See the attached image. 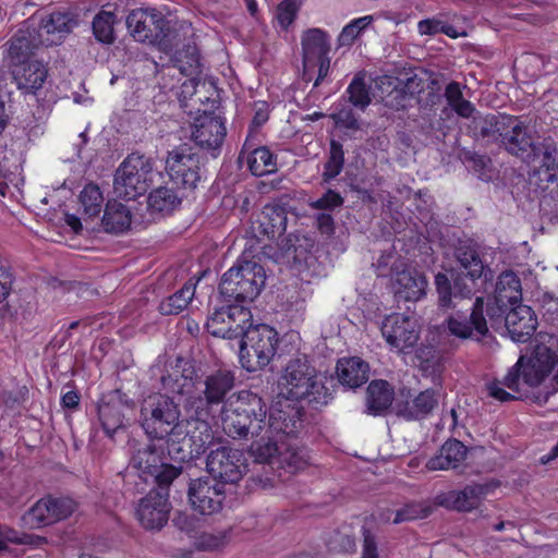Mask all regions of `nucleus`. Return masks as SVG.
Wrapping results in <instances>:
<instances>
[{
    "mask_svg": "<svg viewBox=\"0 0 558 558\" xmlns=\"http://www.w3.org/2000/svg\"><path fill=\"white\" fill-rule=\"evenodd\" d=\"M535 184L544 192L539 201V209L544 217L551 222H558V180L541 182L535 178Z\"/></svg>",
    "mask_w": 558,
    "mask_h": 558,
    "instance_id": "50",
    "label": "nucleus"
},
{
    "mask_svg": "<svg viewBox=\"0 0 558 558\" xmlns=\"http://www.w3.org/2000/svg\"><path fill=\"white\" fill-rule=\"evenodd\" d=\"M458 158L480 179L486 180L489 178L488 172L490 169L492 160L486 155H481L476 151L461 148L458 153Z\"/></svg>",
    "mask_w": 558,
    "mask_h": 558,
    "instance_id": "54",
    "label": "nucleus"
},
{
    "mask_svg": "<svg viewBox=\"0 0 558 558\" xmlns=\"http://www.w3.org/2000/svg\"><path fill=\"white\" fill-rule=\"evenodd\" d=\"M557 361L556 354L547 347L537 348L532 357L521 355L501 380L495 379L486 385L488 396L500 402L533 401V393H530L525 387L539 386Z\"/></svg>",
    "mask_w": 558,
    "mask_h": 558,
    "instance_id": "2",
    "label": "nucleus"
},
{
    "mask_svg": "<svg viewBox=\"0 0 558 558\" xmlns=\"http://www.w3.org/2000/svg\"><path fill=\"white\" fill-rule=\"evenodd\" d=\"M303 68L312 66L314 61L329 56L330 44L328 35L320 28H310L305 31L301 39Z\"/></svg>",
    "mask_w": 558,
    "mask_h": 558,
    "instance_id": "36",
    "label": "nucleus"
},
{
    "mask_svg": "<svg viewBox=\"0 0 558 558\" xmlns=\"http://www.w3.org/2000/svg\"><path fill=\"white\" fill-rule=\"evenodd\" d=\"M381 335L391 350L409 353L420 339L417 320L404 314L388 315L381 322Z\"/></svg>",
    "mask_w": 558,
    "mask_h": 558,
    "instance_id": "19",
    "label": "nucleus"
},
{
    "mask_svg": "<svg viewBox=\"0 0 558 558\" xmlns=\"http://www.w3.org/2000/svg\"><path fill=\"white\" fill-rule=\"evenodd\" d=\"M438 405V398L434 389L421 391L413 400L398 401L393 411L397 416L407 421L422 420L429 415Z\"/></svg>",
    "mask_w": 558,
    "mask_h": 558,
    "instance_id": "30",
    "label": "nucleus"
},
{
    "mask_svg": "<svg viewBox=\"0 0 558 558\" xmlns=\"http://www.w3.org/2000/svg\"><path fill=\"white\" fill-rule=\"evenodd\" d=\"M265 400L251 390H241L221 409L222 428L233 439L258 438L265 429Z\"/></svg>",
    "mask_w": 558,
    "mask_h": 558,
    "instance_id": "3",
    "label": "nucleus"
},
{
    "mask_svg": "<svg viewBox=\"0 0 558 558\" xmlns=\"http://www.w3.org/2000/svg\"><path fill=\"white\" fill-rule=\"evenodd\" d=\"M227 135V128L221 117L207 113L198 117L194 123L192 140L203 150L217 157Z\"/></svg>",
    "mask_w": 558,
    "mask_h": 558,
    "instance_id": "24",
    "label": "nucleus"
},
{
    "mask_svg": "<svg viewBox=\"0 0 558 558\" xmlns=\"http://www.w3.org/2000/svg\"><path fill=\"white\" fill-rule=\"evenodd\" d=\"M445 98L451 109L462 118H470L475 111L473 104L463 98L461 84L456 81L446 86Z\"/></svg>",
    "mask_w": 558,
    "mask_h": 558,
    "instance_id": "52",
    "label": "nucleus"
},
{
    "mask_svg": "<svg viewBox=\"0 0 558 558\" xmlns=\"http://www.w3.org/2000/svg\"><path fill=\"white\" fill-rule=\"evenodd\" d=\"M279 344L277 330L266 324L248 326L241 338L240 363L247 372L266 367L275 357Z\"/></svg>",
    "mask_w": 558,
    "mask_h": 558,
    "instance_id": "7",
    "label": "nucleus"
},
{
    "mask_svg": "<svg viewBox=\"0 0 558 558\" xmlns=\"http://www.w3.org/2000/svg\"><path fill=\"white\" fill-rule=\"evenodd\" d=\"M425 517H427V511L420 504L412 502L399 509L396 512V517L392 522L395 524H399L405 521H412Z\"/></svg>",
    "mask_w": 558,
    "mask_h": 558,
    "instance_id": "61",
    "label": "nucleus"
},
{
    "mask_svg": "<svg viewBox=\"0 0 558 558\" xmlns=\"http://www.w3.org/2000/svg\"><path fill=\"white\" fill-rule=\"evenodd\" d=\"M511 117L506 114L476 116L470 128L475 137L500 144Z\"/></svg>",
    "mask_w": 558,
    "mask_h": 558,
    "instance_id": "35",
    "label": "nucleus"
},
{
    "mask_svg": "<svg viewBox=\"0 0 558 558\" xmlns=\"http://www.w3.org/2000/svg\"><path fill=\"white\" fill-rule=\"evenodd\" d=\"M131 36L140 43L155 45L163 52H170L179 44V35L170 21L156 9H135L126 16Z\"/></svg>",
    "mask_w": 558,
    "mask_h": 558,
    "instance_id": "4",
    "label": "nucleus"
},
{
    "mask_svg": "<svg viewBox=\"0 0 558 558\" xmlns=\"http://www.w3.org/2000/svg\"><path fill=\"white\" fill-rule=\"evenodd\" d=\"M204 389L195 395L186 397L184 403L194 408V412L204 415L210 413V409L215 405L227 403L228 395L235 386L234 372L227 368H219L210 372L202 378Z\"/></svg>",
    "mask_w": 558,
    "mask_h": 558,
    "instance_id": "14",
    "label": "nucleus"
},
{
    "mask_svg": "<svg viewBox=\"0 0 558 558\" xmlns=\"http://www.w3.org/2000/svg\"><path fill=\"white\" fill-rule=\"evenodd\" d=\"M301 4L298 0H282L277 7V21L283 31L295 21Z\"/></svg>",
    "mask_w": 558,
    "mask_h": 558,
    "instance_id": "59",
    "label": "nucleus"
},
{
    "mask_svg": "<svg viewBox=\"0 0 558 558\" xmlns=\"http://www.w3.org/2000/svg\"><path fill=\"white\" fill-rule=\"evenodd\" d=\"M206 470L211 480L222 483L223 486L238 483L246 470L244 454L230 446H219L209 451Z\"/></svg>",
    "mask_w": 558,
    "mask_h": 558,
    "instance_id": "16",
    "label": "nucleus"
},
{
    "mask_svg": "<svg viewBox=\"0 0 558 558\" xmlns=\"http://www.w3.org/2000/svg\"><path fill=\"white\" fill-rule=\"evenodd\" d=\"M336 374L343 387L356 389L367 383L369 365L357 356L342 357L337 362Z\"/></svg>",
    "mask_w": 558,
    "mask_h": 558,
    "instance_id": "32",
    "label": "nucleus"
},
{
    "mask_svg": "<svg viewBox=\"0 0 558 558\" xmlns=\"http://www.w3.org/2000/svg\"><path fill=\"white\" fill-rule=\"evenodd\" d=\"M395 293L404 301H417L426 294L427 280L417 271L403 270L397 274Z\"/></svg>",
    "mask_w": 558,
    "mask_h": 558,
    "instance_id": "40",
    "label": "nucleus"
},
{
    "mask_svg": "<svg viewBox=\"0 0 558 558\" xmlns=\"http://www.w3.org/2000/svg\"><path fill=\"white\" fill-rule=\"evenodd\" d=\"M226 542V532H203L196 537L195 546L199 550H215L223 546Z\"/></svg>",
    "mask_w": 558,
    "mask_h": 558,
    "instance_id": "60",
    "label": "nucleus"
},
{
    "mask_svg": "<svg viewBox=\"0 0 558 558\" xmlns=\"http://www.w3.org/2000/svg\"><path fill=\"white\" fill-rule=\"evenodd\" d=\"M344 166V150L340 142L331 140L329 144L328 159L324 165L322 179L325 183H329L338 177Z\"/></svg>",
    "mask_w": 558,
    "mask_h": 558,
    "instance_id": "53",
    "label": "nucleus"
},
{
    "mask_svg": "<svg viewBox=\"0 0 558 558\" xmlns=\"http://www.w3.org/2000/svg\"><path fill=\"white\" fill-rule=\"evenodd\" d=\"M47 74L46 66L37 60L12 64L14 82L25 94H36L43 87Z\"/></svg>",
    "mask_w": 558,
    "mask_h": 558,
    "instance_id": "29",
    "label": "nucleus"
},
{
    "mask_svg": "<svg viewBox=\"0 0 558 558\" xmlns=\"http://www.w3.org/2000/svg\"><path fill=\"white\" fill-rule=\"evenodd\" d=\"M262 232L268 238L282 234L287 229V213L278 205H266L259 219Z\"/></svg>",
    "mask_w": 558,
    "mask_h": 558,
    "instance_id": "47",
    "label": "nucleus"
},
{
    "mask_svg": "<svg viewBox=\"0 0 558 558\" xmlns=\"http://www.w3.org/2000/svg\"><path fill=\"white\" fill-rule=\"evenodd\" d=\"M509 310V305L498 302L495 296L489 298L486 302L484 301V315L494 329H498L502 324L505 325V317Z\"/></svg>",
    "mask_w": 558,
    "mask_h": 558,
    "instance_id": "56",
    "label": "nucleus"
},
{
    "mask_svg": "<svg viewBox=\"0 0 558 558\" xmlns=\"http://www.w3.org/2000/svg\"><path fill=\"white\" fill-rule=\"evenodd\" d=\"M168 489L153 488L141 499L136 509V517L143 527L160 530L168 522L171 509Z\"/></svg>",
    "mask_w": 558,
    "mask_h": 558,
    "instance_id": "23",
    "label": "nucleus"
},
{
    "mask_svg": "<svg viewBox=\"0 0 558 558\" xmlns=\"http://www.w3.org/2000/svg\"><path fill=\"white\" fill-rule=\"evenodd\" d=\"M306 453L300 449L295 442H286L280 440V450L274 460L277 470H283L286 473L294 474L305 468Z\"/></svg>",
    "mask_w": 558,
    "mask_h": 558,
    "instance_id": "45",
    "label": "nucleus"
},
{
    "mask_svg": "<svg viewBox=\"0 0 558 558\" xmlns=\"http://www.w3.org/2000/svg\"><path fill=\"white\" fill-rule=\"evenodd\" d=\"M131 463L145 482L150 481L159 488H169L183 471L182 465L167 463L162 450L151 441L135 450Z\"/></svg>",
    "mask_w": 558,
    "mask_h": 558,
    "instance_id": "12",
    "label": "nucleus"
},
{
    "mask_svg": "<svg viewBox=\"0 0 558 558\" xmlns=\"http://www.w3.org/2000/svg\"><path fill=\"white\" fill-rule=\"evenodd\" d=\"M80 203L85 219H93L97 217L100 214L104 204V196L99 186L94 183L85 185L80 193Z\"/></svg>",
    "mask_w": 558,
    "mask_h": 558,
    "instance_id": "51",
    "label": "nucleus"
},
{
    "mask_svg": "<svg viewBox=\"0 0 558 558\" xmlns=\"http://www.w3.org/2000/svg\"><path fill=\"white\" fill-rule=\"evenodd\" d=\"M488 490V485L485 484L466 485L461 490L449 492L441 501V505L457 511H472L481 505L483 497Z\"/></svg>",
    "mask_w": 558,
    "mask_h": 558,
    "instance_id": "33",
    "label": "nucleus"
},
{
    "mask_svg": "<svg viewBox=\"0 0 558 558\" xmlns=\"http://www.w3.org/2000/svg\"><path fill=\"white\" fill-rule=\"evenodd\" d=\"M155 161L140 153L130 154L119 166L113 180V193L123 199H135L151 184Z\"/></svg>",
    "mask_w": 558,
    "mask_h": 558,
    "instance_id": "9",
    "label": "nucleus"
},
{
    "mask_svg": "<svg viewBox=\"0 0 558 558\" xmlns=\"http://www.w3.org/2000/svg\"><path fill=\"white\" fill-rule=\"evenodd\" d=\"M132 214L128 206L117 201H108L104 208L101 228L106 233L120 235L130 230Z\"/></svg>",
    "mask_w": 558,
    "mask_h": 558,
    "instance_id": "37",
    "label": "nucleus"
},
{
    "mask_svg": "<svg viewBox=\"0 0 558 558\" xmlns=\"http://www.w3.org/2000/svg\"><path fill=\"white\" fill-rule=\"evenodd\" d=\"M265 282L266 274L263 266L254 260L241 258L222 275L219 291L227 301L253 302Z\"/></svg>",
    "mask_w": 558,
    "mask_h": 558,
    "instance_id": "5",
    "label": "nucleus"
},
{
    "mask_svg": "<svg viewBox=\"0 0 558 558\" xmlns=\"http://www.w3.org/2000/svg\"><path fill=\"white\" fill-rule=\"evenodd\" d=\"M172 61L174 66L185 76L192 77L191 84L195 88V95L198 93L199 83L194 82V76L201 74L202 64L198 49L195 44H185L181 49L175 50Z\"/></svg>",
    "mask_w": 558,
    "mask_h": 558,
    "instance_id": "43",
    "label": "nucleus"
},
{
    "mask_svg": "<svg viewBox=\"0 0 558 558\" xmlns=\"http://www.w3.org/2000/svg\"><path fill=\"white\" fill-rule=\"evenodd\" d=\"M119 22L117 14L101 10L93 19L92 29L95 39L102 45H112L116 41L114 26Z\"/></svg>",
    "mask_w": 558,
    "mask_h": 558,
    "instance_id": "48",
    "label": "nucleus"
},
{
    "mask_svg": "<svg viewBox=\"0 0 558 558\" xmlns=\"http://www.w3.org/2000/svg\"><path fill=\"white\" fill-rule=\"evenodd\" d=\"M505 327L513 341L525 343L534 335L537 319L530 306L518 304L508 311Z\"/></svg>",
    "mask_w": 558,
    "mask_h": 558,
    "instance_id": "28",
    "label": "nucleus"
},
{
    "mask_svg": "<svg viewBox=\"0 0 558 558\" xmlns=\"http://www.w3.org/2000/svg\"><path fill=\"white\" fill-rule=\"evenodd\" d=\"M473 272L461 271L456 268L448 274L438 272L435 276L437 305L441 311L458 307L468 300L472 302L476 282L482 276H471Z\"/></svg>",
    "mask_w": 558,
    "mask_h": 558,
    "instance_id": "13",
    "label": "nucleus"
},
{
    "mask_svg": "<svg viewBox=\"0 0 558 558\" xmlns=\"http://www.w3.org/2000/svg\"><path fill=\"white\" fill-rule=\"evenodd\" d=\"M134 408V401L119 389L104 395L98 407V418L104 432L112 436L123 427L124 411Z\"/></svg>",
    "mask_w": 558,
    "mask_h": 558,
    "instance_id": "25",
    "label": "nucleus"
},
{
    "mask_svg": "<svg viewBox=\"0 0 558 558\" xmlns=\"http://www.w3.org/2000/svg\"><path fill=\"white\" fill-rule=\"evenodd\" d=\"M373 22L372 15H365L353 20L341 31L338 43L340 46H350L357 36Z\"/></svg>",
    "mask_w": 558,
    "mask_h": 558,
    "instance_id": "57",
    "label": "nucleus"
},
{
    "mask_svg": "<svg viewBox=\"0 0 558 558\" xmlns=\"http://www.w3.org/2000/svg\"><path fill=\"white\" fill-rule=\"evenodd\" d=\"M393 399V387L387 380H372L366 389V413L374 416L385 415L392 405Z\"/></svg>",
    "mask_w": 558,
    "mask_h": 558,
    "instance_id": "34",
    "label": "nucleus"
},
{
    "mask_svg": "<svg viewBox=\"0 0 558 558\" xmlns=\"http://www.w3.org/2000/svg\"><path fill=\"white\" fill-rule=\"evenodd\" d=\"M77 25V21L69 13L52 12L43 17L37 26L44 37L54 38L56 44Z\"/></svg>",
    "mask_w": 558,
    "mask_h": 558,
    "instance_id": "44",
    "label": "nucleus"
},
{
    "mask_svg": "<svg viewBox=\"0 0 558 558\" xmlns=\"http://www.w3.org/2000/svg\"><path fill=\"white\" fill-rule=\"evenodd\" d=\"M252 320L253 316L248 307L228 305L215 310L207 318L205 326L211 336L232 340L242 338Z\"/></svg>",
    "mask_w": 558,
    "mask_h": 558,
    "instance_id": "15",
    "label": "nucleus"
},
{
    "mask_svg": "<svg viewBox=\"0 0 558 558\" xmlns=\"http://www.w3.org/2000/svg\"><path fill=\"white\" fill-rule=\"evenodd\" d=\"M56 44L54 38L44 37V33L37 29L34 19L23 23L9 41V57L12 64L31 61V57L40 46Z\"/></svg>",
    "mask_w": 558,
    "mask_h": 558,
    "instance_id": "22",
    "label": "nucleus"
},
{
    "mask_svg": "<svg viewBox=\"0 0 558 558\" xmlns=\"http://www.w3.org/2000/svg\"><path fill=\"white\" fill-rule=\"evenodd\" d=\"M316 68H317V76L314 81L313 89L311 90L312 96H314V89L317 88L325 81V78L327 77V75L329 73V69H330L329 56L319 58V59H317V61L315 60L312 66L303 68L302 78L305 82L312 81L314 77V74L316 72Z\"/></svg>",
    "mask_w": 558,
    "mask_h": 558,
    "instance_id": "58",
    "label": "nucleus"
},
{
    "mask_svg": "<svg viewBox=\"0 0 558 558\" xmlns=\"http://www.w3.org/2000/svg\"><path fill=\"white\" fill-rule=\"evenodd\" d=\"M244 153H247V167L253 175L263 177L277 170V157L268 147H254L250 141L246 140L240 154V158Z\"/></svg>",
    "mask_w": 558,
    "mask_h": 558,
    "instance_id": "39",
    "label": "nucleus"
},
{
    "mask_svg": "<svg viewBox=\"0 0 558 558\" xmlns=\"http://www.w3.org/2000/svg\"><path fill=\"white\" fill-rule=\"evenodd\" d=\"M181 423L174 425L172 432L167 435V450L171 460L183 463L199 458L201 453H195L191 439L183 430Z\"/></svg>",
    "mask_w": 558,
    "mask_h": 558,
    "instance_id": "42",
    "label": "nucleus"
},
{
    "mask_svg": "<svg viewBox=\"0 0 558 558\" xmlns=\"http://www.w3.org/2000/svg\"><path fill=\"white\" fill-rule=\"evenodd\" d=\"M398 81L404 95L414 96L424 89V80L413 72L407 73L405 78Z\"/></svg>",
    "mask_w": 558,
    "mask_h": 558,
    "instance_id": "63",
    "label": "nucleus"
},
{
    "mask_svg": "<svg viewBox=\"0 0 558 558\" xmlns=\"http://www.w3.org/2000/svg\"><path fill=\"white\" fill-rule=\"evenodd\" d=\"M192 508L204 515H210L222 509L226 490L222 483L210 477L191 480L187 490Z\"/></svg>",
    "mask_w": 558,
    "mask_h": 558,
    "instance_id": "21",
    "label": "nucleus"
},
{
    "mask_svg": "<svg viewBox=\"0 0 558 558\" xmlns=\"http://www.w3.org/2000/svg\"><path fill=\"white\" fill-rule=\"evenodd\" d=\"M293 401L294 399L287 398L284 401H278L269 410L265 429L268 434L278 436L280 440L296 438L304 427V408Z\"/></svg>",
    "mask_w": 558,
    "mask_h": 558,
    "instance_id": "18",
    "label": "nucleus"
},
{
    "mask_svg": "<svg viewBox=\"0 0 558 558\" xmlns=\"http://www.w3.org/2000/svg\"><path fill=\"white\" fill-rule=\"evenodd\" d=\"M453 257L459 264L458 270L483 276L485 264L481 257L480 245L471 239L459 240L453 250Z\"/></svg>",
    "mask_w": 558,
    "mask_h": 558,
    "instance_id": "38",
    "label": "nucleus"
},
{
    "mask_svg": "<svg viewBox=\"0 0 558 558\" xmlns=\"http://www.w3.org/2000/svg\"><path fill=\"white\" fill-rule=\"evenodd\" d=\"M203 377L202 367L194 359L178 356L170 371L160 377V384L168 393L189 397L193 396V390L202 383Z\"/></svg>",
    "mask_w": 558,
    "mask_h": 558,
    "instance_id": "20",
    "label": "nucleus"
},
{
    "mask_svg": "<svg viewBox=\"0 0 558 558\" xmlns=\"http://www.w3.org/2000/svg\"><path fill=\"white\" fill-rule=\"evenodd\" d=\"M179 404L167 393H153L141 405V426L150 439H165L181 422Z\"/></svg>",
    "mask_w": 558,
    "mask_h": 558,
    "instance_id": "8",
    "label": "nucleus"
},
{
    "mask_svg": "<svg viewBox=\"0 0 558 558\" xmlns=\"http://www.w3.org/2000/svg\"><path fill=\"white\" fill-rule=\"evenodd\" d=\"M468 448L458 439L447 440L440 448L439 453L432 457L426 468L429 471L456 469L466 457Z\"/></svg>",
    "mask_w": 558,
    "mask_h": 558,
    "instance_id": "41",
    "label": "nucleus"
},
{
    "mask_svg": "<svg viewBox=\"0 0 558 558\" xmlns=\"http://www.w3.org/2000/svg\"><path fill=\"white\" fill-rule=\"evenodd\" d=\"M500 146L527 165H534L533 178L541 182L558 180V140L553 136L536 140L529 128L512 116L506 125Z\"/></svg>",
    "mask_w": 558,
    "mask_h": 558,
    "instance_id": "1",
    "label": "nucleus"
},
{
    "mask_svg": "<svg viewBox=\"0 0 558 558\" xmlns=\"http://www.w3.org/2000/svg\"><path fill=\"white\" fill-rule=\"evenodd\" d=\"M165 170L169 177V183L189 195L197 189L204 173L199 155L194 153L187 144L179 145L168 151Z\"/></svg>",
    "mask_w": 558,
    "mask_h": 558,
    "instance_id": "11",
    "label": "nucleus"
},
{
    "mask_svg": "<svg viewBox=\"0 0 558 558\" xmlns=\"http://www.w3.org/2000/svg\"><path fill=\"white\" fill-rule=\"evenodd\" d=\"M343 198L341 195L333 191L328 190L320 198L311 204L312 208L315 209H329L332 210L337 207L342 206Z\"/></svg>",
    "mask_w": 558,
    "mask_h": 558,
    "instance_id": "64",
    "label": "nucleus"
},
{
    "mask_svg": "<svg viewBox=\"0 0 558 558\" xmlns=\"http://www.w3.org/2000/svg\"><path fill=\"white\" fill-rule=\"evenodd\" d=\"M194 293L195 284L191 281L185 282L181 289L160 302L158 306L160 314L165 316L180 314L191 303Z\"/></svg>",
    "mask_w": 558,
    "mask_h": 558,
    "instance_id": "49",
    "label": "nucleus"
},
{
    "mask_svg": "<svg viewBox=\"0 0 558 558\" xmlns=\"http://www.w3.org/2000/svg\"><path fill=\"white\" fill-rule=\"evenodd\" d=\"M259 439L252 442L250 452L258 463H267L271 469H276L274 460L280 450V439L267 433V429L258 436Z\"/></svg>",
    "mask_w": 558,
    "mask_h": 558,
    "instance_id": "46",
    "label": "nucleus"
},
{
    "mask_svg": "<svg viewBox=\"0 0 558 558\" xmlns=\"http://www.w3.org/2000/svg\"><path fill=\"white\" fill-rule=\"evenodd\" d=\"M189 194L168 181L148 194L147 204L151 213L165 216L180 208L182 201Z\"/></svg>",
    "mask_w": 558,
    "mask_h": 558,
    "instance_id": "31",
    "label": "nucleus"
},
{
    "mask_svg": "<svg viewBox=\"0 0 558 558\" xmlns=\"http://www.w3.org/2000/svg\"><path fill=\"white\" fill-rule=\"evenodd\" d=\"M451 313L445 318L442 326L449 335L461 340L481 341L489 335V325L484 315V298L476 296L470 304L449 307Z\"/></svg>",
    "mask_w": 558,
    "mask_h": 558,
    "instance_id": "10",
    "label": "nucleus"
},
{
    "mask_svg": "<svg viewBox=\"0 0 558 558\" xmlns=\"http://www.w3.org/2000/svg\"><path fill=\"white\" fill-rule=\"evenodd\" d=\"M284 386L287 398L300 401L327 404L332 399L331 390L317 380L316 369L310 364L306 355H298L289 361L284 368Z\"/></svg>",
    "mask_w": 558,
    "mask_h": 558,
    "instance_id": "6",
    "label": "nucleus"
},
{
    "mask_svg": "<svg viewBox=\"0 0 558 558\" xmlns=\"http://www.w3.org/2000/svg\"><path fill=\"white\" fill-rule=\"evenodd\" d=\"M314 247L315 239L300 232L290 233L280 245L283 256L299 269L308 268L315 263Z\"/></svg>",
    "mask_w": 558,
    "mask_h": 558,
    "instance_id": "27",
    "label": "nucleus"
},
{
    "mask_svg": "<svg viewBox=\"0 0 558 558\" xmlns=\"http://www.w3.org/2000/svg\"><path fill=\"white\" fill-rule=\"evenodd\" d=\"M336 125L340 128H344L352 131H357L361 129V124L351 108H342L337 113L331 116Z\"/></svg>",
    "mask_w": 558,
    "mask_h": 558,
    "instance_id": "62",
    "label": "nucleus"
},
{
    "mask_svg": "<svg viewBox=\"0 0 558 558\" xmlns=\"http://www.w3.org/2000/svg\"><path fill=\"white\" fill-rule=\"evenodd\" d=\"M183 410L185 417L180 422L183 430L191 439L195 453L203 454L214 440L213 429L208 422L209 412L201 415L198 412H194V408L185 403Z\"/></svg>",
    "mask_w": 558,
    "mask_h": 558,
    "instance_id": "26",
    "label": "nucleus"
},
{
    "mask_svg": "<svg viewBox=\"0 0 558 558\" xmlns=\"http://www.w3.org/2000/svg\"><path fill=\"white\" fill-rule=\"evenodd\" d=\"M77 509L75 500L69 497L46 496L37 500L22 517L29 529L51 525L71 517Z\"/></svg>",
    "mask_w": 558,
    "mask_h": 558,
    "instance_id": "17",
    "label": "nucleus"
},
{
    "mask_svg": "<svg viewBox=\"0 0 558 558\" xmlns=\"http://www.w3.org/2000/svg\"><path fill=\"white\" fill-rule=\"evenodd\" d=\"M347 95L349 102L360 110H365L372 101L369 86L361 74L353 77L347 88Z\"/></svg>",
    "mask_w": 558,
    "mask_h": 558,
    "instance_id": "55",
    "label": "nucleus"
}]
</instances>
